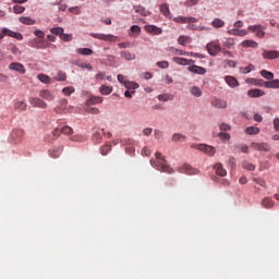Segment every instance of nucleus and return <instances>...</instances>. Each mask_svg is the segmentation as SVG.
<instances>
[{"instance_id":"1","label":"nucleus","mask_w":279,"mask_h":279,"mask_svg":"<svg viewBox=\"0 0 279 279\" xmlns=\"http://www.w3.org/2000/svg\"><path fill=\"white\" fill-rule=\"evenodd\" d=\"M156 159H150V165L154 167V169H157V171H162L163 173H173V169L171 166L167 165V160L165 157H162V154L156 153L155 154Z\"/></svg>"},{"instance_id":"2","label":"nucleus","mask_w":279,"mask_h":279,"mask_svg":"<svg viewBox=\"0 0 279 279\" xmlns=\"http://www.w3.org/2000/svg\"><path fill=\"white\" fill-rule=\"evenodd\" d=\"M262 77H265V80H270V81H257V86H265V88H279V80H274V73L267 71V70H262L259 72Z\"/></svg>"},{"instance_id":"3","label":"nucleus","mask_w":279,"mask_h":279,"mask_svg":"<svg viewBox=\"0 0 279 279\" xmlns=\"http://www.w3.org/2000/svg\"><path fill=\"white\" fill-rule=\"evenodd\" d=\"M89 36L97 40H105V43H117V40H119V37L112 34L89 33Z\"/></svg>"},{"instance_id":"4","label":"nucleus","mask_w":279,"mask_h":279,"mask_svg":"<svg viewBox=\"0 0 279 279\" xmlns=\"http://www.w3.org/2000/svg\"><path fill=\"white\" fill-rule=\"evenodd\" d=\"M206 49H207V53H209V56H211L213 58H215V56H217L218 53H220L221 51V45L219 44V40H213L209 41L206 45Z\"/></svg>"},{"instance_id":"5","label":"nucleus","mask_w":279,"mask_h":279,"mask_svg":"<svg viewBox=\"0 0 279 279\" xmlns=\"http://www.w3.org/2000/svg\"><path fill=\"white\" fill-rule=\"evenodd\" d=\"M4 36H9L10 38H15L16 40H23V34L15 33L14 31H11L10 28H2L0 33V40H3Z\"/></svg>"},{"instance_id":"6","label":"nucleus","mask_w":279,"mask_h":279,"mask_svg":"<svg viewBox=\"0 0 279 279\" xmlns=\"http://www.w3.org/2000/svg\"><path fill=\"white\" fill-rule=\"evenodd\" d=\"M28 104H31V106H33V108H41L43 110H46V108H48L47 102H45V100H43L38 97L28 98Z\"/></svg>"},{"instance_id":"7","label":"nucleus","mask_w":279,"mask_h":279,"mask_svg":"<svg viewBox=\"0 0 279 279\" xmlns=\"http://www.w3.org/2000/svg\"><path fill=\"white\" fill-rule=\"evenodd\" d=\"M252 149H255L256 151H271V145L268 143H256L253 142L251 144Z\"/></svg>"},{"instance_id":"8","label":"nucleus","mask_w":279,"mask_h":279,"mask_svg":"<svg viewBox=\"0 0 279 279\" xmlns=\"http://www.w3.org/2000/svg\"><path fill=\"white\" fill-rule=\"evenodd\" d=\"M39 97L46 101H53L56 99V92L49 89H41L39 92Z\"/></svg>"},{"instance_id":"9","label":"nucleus","mask_w":279,"mask_h":279,"mask_svg":"<svg viewBox=\"0 0 279 279\" xmlns=\"http://www.w3.org/2000/svg\"><path fill=\"white\" fill-rule=\"evenodd\" d=\"M248 32L256 34L257 38H265V28L260 25H251L248 26Z\"/></svg>"},{"instance_id":"10","label":"nucleus","mask_w":279,"mask_h":279,"mask_svg":"<svg viewBox=\"0 0 279 279\" xmlns=\"http://www.w3.org/2000/svg\"><path fill=\"white\" fill-rule=\"evenodd\" d=\"M172 60L175 64H180L181 66H191V64H195V60L182 57H174Z\"/></svg>"},{"instance_id":"11","label":"nucleus","mask_w":279,"mask_h":279,"mask_svg":"<svg viewBox=\"0 0 279 279\" xmlns=\"http://www.w3.org/2000/svg\"><path fill=\"white\" fill-rule=\"evenodd\" d=\"M9 69L10 71H16L21 75H25L26 73L25 65H23V63L12 62L10 63Z\"/></svg>"},{"instance_id":"12","label":"nucleus","mask_w":279,"mask_h":279,"mask_svg":"<svg viewBox=\"0 0 279 279\" xmlns=\"http://www.w3.org/2000/svg\"><path fill=\"white\" fill-rule=\"evenodd\" d=\"M64 150L63 146H54L48 150L50 158H60L62 151Z\"/></svg>"},{"instance_id":"13","label":"nucleus","mask_w":279,"mask_h":279,"mask_svg":"<svg viewBox=\"0 0 279 279\" xmlns=\"http://www.w3.org/2000/svg\"><path fill=\"white\" fill-rule=\"evenodd\" d=\"M198 149L199 151H204L205 154H207V156H215V154L217 153V149H215V147L206 144L198 145Z\"/></svg>"},{"instance_id":"14","label":"nucleus","mask_w":279,"mask_h":279,"mask_svg":"<svg viewBox=\"0 0 279 279\" xmlns=\"http://www.w3.org/2000/svg\"><path fill=\"white\" fill-rule=\"evenodd\" d=\"M263 58L265 60H276L279 58V51L278 50H265L263 52Z\"/></svg>"},{"instance_id":"15","label":"nucleus","mask_w":279,"mask_h":279,"mask_svg":"<svg viewBox=\"0 0 279 279\" xmlns=\"http://www.w3.org/2000/svg\"><path fill=\"white\" fill-rule=\"evenodd\" d=\"M145 32H147L148 34H153L154 36H160V34H162V28L156 25H146Z\"/></svg>"},{"instance_id":"16","label":"nucleus","mask_w":279,"mask_h":279,"mask_svg":"<svg viewBox=\"0 0 279 279\" xmlns=\"http://www.w3.org/2000/svg\"><path fill=\"white\" fill-rule=\"evenodd\" d=\"M187 71H190V73H195L196 75H206V69L195 64L190 65Z\"/></svg>"},{"instance_id":"17","label":"nucleus","mask_w":279,"mask_h":279,"mask_svg":"<svg viewBox=\"0 0 279 279\" xmlns=\"http://www.w3.org/2000/svg\"><path fill=\"white\" fill-rule=\"evenodd\" d=\"M211 106L214 108L225 109L228 108V101L221 98H215L214 100H211Z\"/></svg>"},{"instance_id":"18","label":"nucleus","mask_w":279,"mask_h":279,"mask_svg":"<svg viewBox=\"0 0 279 279\" xmlns=\"http://www.w3.org/2000/svg\"><path fill=\"white\" fill-rule=\"evenodd\" d=\"M180 173H186L187 175H195L197 174V170L193 169L190 165H184L180 168Z\"/></svg>"},{"instance_id":"19","label":"nucleus","mask_w":279,"mask_h":279,"mask_svg":"<svg viewBox=\"0 0 279 279\" xmlns=\"http://www.w3.org/2000/svg\"><path fill=\"white\" fill-rule=\"evenodd\" d=\"M133 9L135 10L136 14H141V16H149L151 12H149L145 7L143 5H134Z\"/></svg>"},{"instance_id":"20","label":"nucleus","mask_w":279,"mask_h":279,"mask_svg":"<svg viewBox=\"0 0 279 279\" xmlns=\"http://www.w3.org/2000/svg\"><path fill=\"white\" fill-rule=\"evenodd\" d=\"M214 169H215V171H216V174H217V175H220V178H226V177L228 175V171H226V170L223 169V165H221V163H216V165L214 166Z\"/></svg>"},{"instance_id":"21","label":"nucleus","mask_w":279,"mask_h":279,"mask_svg":"<svg viewBox=\"0 0 279 279\" xmlns=\"http://www.w3.org/2000/svg\"><path fill=\"white\" fill-rule=\"evenodd\" d=\"M225 82L230 88H236L239 86V81L234 76H226Z\"/></svg>"},{"instance_id":"22","label":"nucleus","mask_w":279,"mask_h":279,"mask_svg":"<svg viewBox=\"0 0 279 279\" xmlns=\"http://www.w3.org/2000/svg\"><path fill=\"white\" fill-rule=\"evenodd\" d=\"M228 34L230 36H247L248 32L245 29L233 28V29H229Z\"/></svg>"},{"instance_id":"23","label":"nucleus","mask_w":279,"mask_h":279,"mask_svg":"<svg viewBox=\"0 0 279 279\" xmlns=\"http://www.w3.org/2000/svg\"><path fill=\"white\" fill-rule=\"evenodd\" d=\"M120 56H121V58H122L123 60H128V61H130V60H136V53L130 52V51H128V50L121 51V52H120Z\"/></svg>"},{"instance_id":"24","label":"nucleus","mask_w":279,"mask_h":279,"mask_svg":"<svg viewBox=\"0 0 279 279\" xmlns=\"http://www.w3.org/2000/svg\"><path fill=\"white\" fill-rule=\"evenodd\" d=\"M104 98L100 96H92L89 99H87L86 105L87 106H95L97 104H102Z\"/></svg>"},{"instance_id":"25","label":"nucleus","mask_w":279,"mask_h":279,"mask_svg":"<svg viewBox=\"0 0 279 279\" xmlns=\"http://www.w3.org/2000/svg\"><path fill=\"white\" fill-rule=\"evenodd\" d=\"M25 136V131L23 129H15L12 132V138H15V141H21Z\"/></svg>"},{"instance_id":"26","label":"nucleus","mask_w":279,"mask_h":279,"mask_svg":"<svg viewBox=\"0 0 279 279\" xmlns=\"http://www.w3.org/2000/svg\"><path fill=\"white\" fill-rule=\"evenodd\" d=\"M248 97H263L265 95V93L263 92V89H250L247 92Z\"/></svg>"},{"instance_id":"27","label":"nucleus","mask_w":279,"mask_h":279,"mask_svg":"<svg viewBox=\"0 0 279 279\" xmlns=\"http://www.w3.org/2000/svg\"><path fill=\"white\" fill-rule=\"evenodd\" d=\"M241 45L244 48L251 47L252 49H256L258 47V43H256V41H254L252 39L244 40V41H242Z\"/></svg>"},{"instance_id":"28","label":"nucleus","mask_w":279,"mask_h":279,"mask_svg":"<svg viewBox=\"0 0 279 279\" xmlns=\"http://www.w3.org/2000/svg\"><path fill=\"white\" fill-rule=\"evenodd\" d=\"M184 141H186V136L181 133H174L172 135L173 143H184Z\"/></svg>"},{"instance_id":"29","label":"nucleus","mask_w":279,"mask_h":279,"mask_svg":"<svg viewBox=\"0 0 279 279\" xmlns=\"http://www.w3.org/2000/svg\"><path fill=\"white\" fill-rule=\"evenodd\" d=\"M76 53L80 56H93L94 51L90 48H77Z\"/></svg>"},{"instance_id":"30","label":"nucleus","mask_w":279,"mask_h":279,"mask_svg":"<svg viewBox=\"0 0 279 279\" xmlns=\"http://www.w3.org/2000/svg\"><path fill=\"white\" fill-rule=\"evenodd\" d=\"M19 21L23 25H36V20H33L32 17L22 16L19 19Z\"/></svg>"},{"instance_id":"31","label":"nucleus","mask_w":279,"mask_h":279,"mask_svg":"<svg viewBox=\"0 0 279 279\" xmlns=\"http://www.w3.org/2000/svg\"><path fill=\"white\" fill-rule=\"evenodd\" d=\"M260 133V129L256 126H247L245 129V134H248L250 136L256 135Z\"/></svg>"},{"instance_id":"32","label":"nucleus","mask_w":279,"mask_h":279,"mask_svg":"<svg viewBox=\"0 0 279 279\" xmlns=\"http://www.w3.org/2000/svg\"><path fill=\"white\" fill-rule=\"evenodd\" d=\"M15 110L24 111L27 110V104L23 100H17L14 105Z\"/></svg>"},{"instance_id":"33","label":"nucleus","mask_w":279,"mask_h":279,"mask_svg":"<svg viewBox=\"0 0 279 279\" xmlns=\"http://www.w3.org/2000/svg\"><path fill=\"white\" fill-rule=\"evenodd\" d=\"M262 206L264 208H274V199L269 198V197H265L262 201Z\"/></svg>"},{"instance_id":"34","label":"nucleus","mask_w":279,"mask_h":279,"mask_svg":"<svg viewBox=\"0 0 279 279\" xmlns=\"http://www.w3.org/2000/svg\"><path fill=\"white\" fill-rule=\"evenodd\" d=\"M174 96L172 94H161L158 96L159 101H173Z\"/></svg>"},{"instance_id":"35","label":"nucleus","mask_w":279,"mask_h":279,"mask_svg":"<svg viewBox=\"0 0 279 279\" xmlns=\"http://www.w3.org/2000/svg\"><path fill=\"white\" fill-rule=\"evenodd\" d=\"M211 25L216 29H219L226 25V22H223L221 19H214V21L211 22Z\"/></svg>"},{"instance_id":"36","label":"nucleus","mask_w":279,"mask_h":279,"mask_svg":"<svg viewBox=\"0 0 279 279\" xmlns=\"http://www.w3.org/2000/svg\"><path fill=\"white\" fill-rule=\"evenodd\" d=\"M33 47H35V49H47V44L45 43V40L35 39Z\"/></svg>"},{"instance_id":"37","label":"nucleus","mask_w":279,"mask_h":279,"mask_svg":"<svg viewBox=\"0 0 279 279\" xmlns=\"http://www.w3.org/2000/svg\"><path fill=\"white\" fill-rule=\"evenodd\" d=\"M160 12L163 16H171V11L169 10V4L163 3L160 5Z\"/></svg>"},{"instance_id":"38","label":"nucleus","mask_w":279,"mask_h":279,"mask_svg":"<svg viewBox=\"0 0 279 279\" xmlns=\"http://www.w3.org/2000/svg\"><path fill=\"white\" fill-rule=\"evenodd\" d=\"M50 32L54 36H59V38H61L62 34H64V28H62V27H52V28H50Z\"/></svg>"},{"instance_id":"39","label":"nucleus","mask_w":279,"mask_h":279,"mask_svg":"<svg viewBox=\"0 0 279 279\" xmlns=\"http://www.w3.org/2000/svg\"><path fill=\"white\" fill-rule=\"evenodd\" d=\"M190 93L194 96V97H202V89L197 86H193L190 89Z\"/></svg>"},{"instance_id":"40","label":"nucleus","mask_w":279,"mask_h":279,"mask_svg":"<svg viewBox=\"0 0 279 279\" xmlns=\"http://www.w3.org/2000/svg\"><path fill=\"white\" fill-rule=\"evenodd\" d=\"M62 93H63V95H65L66 97H70V95H73V93H75V87H73V86L64 87V88L62 89Z\"/></svg>"},{"instance_id":"41","label":"nucleus","mask_w":279,"mask_h":279,"mask_svg":"<svg viewBox=\"0 0 279 279\" xmlns=\"http://www.w3.org/2000/svg\"><path fill=\"white\" fill-rule=\"evenodd\" d=\"M111 150H112L111 145H105V146L100 147L101 156H108V153H110Z\"/></svg>"},{"instance_id":"42","label":"nucleus","mask_w":279,"mask_h":279,"mask_svg":"<svg viewBox=\"0 0 279 279\" xmlns=\"http://www.w3.org/2000/svg\"><path fill=\"white\" fill-rule=\"evenodd\" d=\"M242 167H243V169H246L247 171H254L256 169V166H254V163L248 162V161L242 162Z\"/></svg>"},{"instance_id":"43","label":"nucleus","mask_w":279,"mask_h":279,"mask_svg":"<svg viewBox=\"0 0 279 279\" xmlns=\"http://www.w3.org/2000/svg\"><path fill=\"white\" fill-rule=\"evenodd\" d=\"M99 90L101 95H110V93H112V87L102 85Z\"/></svg>"},{"instance_id":"44","label":"nucleus","mask_w":279,"mask_h":279,"mask_svg":"<svg viewBox=\"0 0 279 279\" xmlns=\"http://www.w3.org/2000/svg\"><path fill=\"white\" fill-rule=\"evenodd\" d=\"M39 82H43V84H49L51 82V78L47 76L46 74H38Z\"/></svg>"},{"instance_id":"45","label":"nucleus","mask_w":279,"mask_h":279,"mask_svg":"<svg viewBox=\"0 0 279 279\" xmlns=\"http://www.w3.org/2000/svg\"><path fill=\"white\" fill-rule=\"evenodd\" d=\"M233 45H235L234 39L232 38H227L223 41V47H227V49H232Z\"/></svg>"},{"instance_id":"46","label":"nucleus","mask_w":279,"mask_h":279,"mask_svg":"<svg viewBox=\"0 0 279 279\" xmlns=\"http://www.w3.org/2000/svg\"><path fill=\"white\" fill-rule=\"evenodd\" d=\"M13 12L14 14H23L25 12V7L16 4L13 7Z\"/></svg>"},{"instance_id":"47","label":"nucleus","mask_w":279,"mask_h":279,"mask_svg":"<svg viewBox=\"0 0 279 279\" xmlns=\"http://www.w3.org/2000/svg\"><path fill=\"white\" fill-rule=\"evenodd\" d=\"M56 80L58 82H66V73L64 72H58Z\"/></svg>"},{"instance_id":"48","label":"nucleus","mask_w":279,"mask_h":279,"mask_svg":"<svg viewBox=\"0 0 279 279\" xmlns=\"http://www.w3.org/2000/svg\"><path fill=\"white\" fill-rule=\"evenodd\" d=\"M138 84L137 83H134V82H126L125 83V88H130L132 90H136V88H138Z\"/></svg>"},{"instance_id":"49","label":"nucleus","mask_w":279,"mask_h":279,"mask_svg":"<svg viewBox=\"0 0 279 279\" xmlns=\"http://www.w3.org/2000/svg\"><path fill=\"white\" fill-rule=\"evenodd\" d=\"M199 3V0H186L184 2L185 8H193V5H197Z\"/></svg>"},{"instance_id":"50","label":"nucleus","mask_w":279,"mask_h":279,"mask_svg":"<svg viewBox=\"0 0 279 279\" xmlns=\"http://www.w3.org/2000/svg\"><path fill=\"white\" fill-rule=\"evenodd\" d=\"M60 38H61V40H63V43H71L73 40L72 35L64 34V33H62Z\"/></svg>"},{"instance_id":"51","label":"nucleus","mask_w":279,"mask_h":279,"mask_svg":"<svg viewBox=\"0 0 279 279\" xmlns=\"http://www.w3.org/2000/svg\"><path fill=\"white\" fill-rule=\"evenodd\" d=\"M85 110L88 114H99V109L95 107H87Z\"/></svg>"},{"instance_id":"52","label":"nucleus","mask_w":279,"mask_h":279,"mask_svg":"<svg viewBox=\"0 0 279 279\" xmlns=\"http://www.w3.org/2000/svg\"><path fill=\"white\" fill-rule=\"evenodd\" d=\"M174 23H189V17L177 16L173 19Z\"/></svg>"},{"instance_id":"53","label":"nucleus","mask_w":279,"mask_h":279,"mask_svg":"<svg viewBox=\"0 0 279 279\" xmlns=\"http://www.w3.org/2000/svg\"><path fill=\"white\" fill-rule=\"evenodd\" d=\"M61 134H65V135L73 134V129L71 126H63L61 129Z\"/></svg>"},{"instance_id":"54","label":"nucleus","mask_w":279,"mask_h":279,"mask_svg":"<svg viewBox=\"0 0 279 279\" xmlns=\"http://www.w3.org/2000/svg\"><path fill=\"white\" fill-rule=\"evenodd\" d=\"M156 66L159 69H169V62L168 61H159L156 63Z\"/></svg>"},{"instance_id":"55","label":"nucleus","mask_w":279,"mask_h":279,"mask_svg":"<svg viewBox=\"0 0 279 279\" xmlns=\"http://www.w3.org/2000/svg\"><path fill=\"white\" fill-rule=\"evenodd\" d=\"M69 12H71V14H82V9L80 7H72L69 9Z\"/></svg>"},{"instance_id":"56","label":"nucleus","mask_w":279,"mask_h":279,"mask_svg":"<svg viewBox=\"0 0 279 279\" xmlns=\"http://www.w3.org/2000/svg\"><path fill=\"white\" fill-rule=\"evenodd\" d=\"M131 32H132V34H136V36H140L141 35V26H138V25L131 26Z\"/></svg>"},{"instance_id":"57","label":"nucleus","mask_w":279,"mask_h":279,"mask_svg":"<svg viewBox=\"0 0 279 279\" xmlns=\"http://www.w3.org/2000/svg\"><path fill=\"white\" fill-rule=\"evenodd\" d=\"M253 182H255L256 184H258L259 186H264V189L267 186V183L265 182V180L260 179V178H255L253 179Z\"/></svg>"},{"instance_id":"58","label":"nucleus","mask_w":279,"mask_h":279,"mask_svg":"<svg viewBox=\"0 0 279 279\" xmlns=\"http://www.w3.org/2000/svg\"><path fill=\"white\" fill-rule=\"evenodd\" d=\"M77 66H80V69H87V71H93V65H90V63H77Z\"/></svg>"},{"instance_id":"59","label":"nucleus","mask_w":279,"mask_h":279,"mask_svg":"<svg viewBox=\"0 0 279 279\" xmlns=\"http://www.w3.org/2000/svg\"><path fill=\"white\" fill-rule=\"evenodd\" d=\"M218 136L221 141H230V134L220 132L218 133Z\"/></svg>"},{"instance_id":"60","label":"nucleus","mask_w":279,"mask_h":279,"mask_svg":"<svg viewBox=\"0 0 279 279\" xmlns=\"http://www.w3.org/2000/svg\"><path fill=\"white\" fill-rule=\"evenodd\" d=\"M178 43H179V45H186V43H189V37H186V36H180L179 38H178Z\"/></svg>"},{"instance_id":"61","label":"nucleus","mask_w":279,"mask_h":279,"mask_svg":"<svg viewBox=\"0 0 279 279\" xmlns=\"http://www.w3.org/2000/svg\"><path fill=\"white\" fill-rule=\"evenodd\" d=\"M230 129L231 128L226 123H220L219 124V130H221V132H229Z\"/></svg>"},{"instance_id":"62","label":"nucleus","mask_w":279,"mask_h":279,"mask_svg":"<svg viewBox=\"0 0 279 279\" xmlns=\"http://www.w3.org/2000/svg\"><path fill=\"white\" fill-rule=\"evenodd\" d=\"M151 132H154V129L151 128H146L143 130L144 136H151Z\"/></svg>"},{"instance_id":"63","label":"nucleus","mask_w":279,"mask_h":279,"mask_svg":"<svg viewBox=\"0 0 279 279\" xmlns=\"http://www.w3.org/2000/svg\"><path fill=\"white\" fill-rule=\"evenodd\" d=\"M34 34L37 36V38H45V33L40 29L35 31Z\"/></svg>"},{"instance_id":"64","label":"nucleus","mask_w":279,"mask_h":279,"mask_svg":"<svg viewBox=\"0 0 279 279\" xmlns=\"http://www.w3.org/2000/svg\"><path fill=\"white\" fill-rule=\"evenodd\" d=\"M274 125H275V130H276L277 132H279V119H278V118H276V119L274 120Z\"/></svg>"}]
</instances>
